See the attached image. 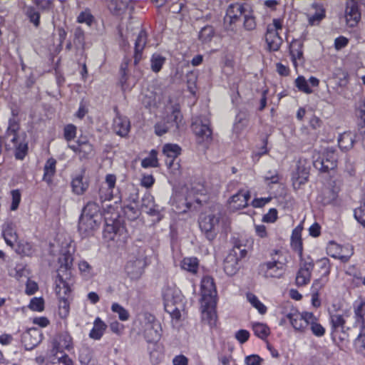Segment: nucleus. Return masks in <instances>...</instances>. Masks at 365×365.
Returning a JSON list of instances; mask_svg holds the SVG:
<instances>
[{"label": "nucleus", "instance_id": "nucleus-1", "mask_svg": "<svg viewBox=\"0 0 365 365\" xmlns=\"http://www.w3.org/2000/svg\"><path fill=\"white\" fill-rule=\"evenodd\" d=\"M101 220L99 205L96 202H88L79 217L78 230L81 236L87 237L92 235L99 227Z\"/></svg>", "mask_w": 365, "mask_h": 365}, {"label": "nucleus", "instance_id": "nucleus-2", "mask_svg": "<svg viewBox=\"0 0 365 365\" xmlns=\"http://www.w3.org/2000/svg\"><path fill=\"white\" fill-rule=\"evenodd\" d=\"M191 128L195 135L197 143L207 147L212 140V130L210 128L208 115L205 113L193 117Z\"/></svg>", "mask_w": 365, "mask_h": 365}, {"label": "nucleus", "instance_id": "nucleus-3", "mask_svg": "<svg viewBox=\"0 0 365 365\" xmlns=\"http://www.w3.org/2000/svg\"><path fill=\"white\" fill-rule=\"evenodd\" d=\"M182 115L178 104L172 106L170 114H168L163 120L155 125V133L157 135L161 136L166 133L177 132L182 124Z\"/></svg>", "mask_w": 365, "mask_h": 365}, {"label": "nucleus", "instance_id": "nucleus-4", "mask_svg": "<svg viewBox=\"0 0 365 365\" xmlns=\"http://www.w3.org/2000/svg\"><path fill=\"white\" fill-rule=\"evenodd\" d=\"M163 296L165 312L170 314L173 319H179L181 316L182 301L181 292L175 287H168L163 290Z\"/></svg>", "mask_w": 365, "mask_h": 365}, {"label": "nucleus", "instance_id": "nucleus-5", "mask_svg": "<svg viewBox=\"0 0 365 365\" xmlns=\"http://www.w3.org/2000/svg\"><path fill=\"white\" fill-rule=\"evenodd\" d=\"M247 254L246 245L235 240L232 249L224 260V270L226 274L230 276L235 274L239 269L240 260L245 257Z\"/></svg>", "mask_w": 365, "mask_h": 365}, {"label": "nucleus", "instance_id": "nucleus-6", "mask_svg": "<svg viewBox=\"0 0 365 365\" xmlns=\"http://www.w3.org/2000/svg\"><path fill=\"white\" fill-rule=\"evenodd\" d=\"M338 156L336 150L334 147H327L324 149L318 157H314L313 165L321 172H328L334 169L337 165Z\"/></svg>", "mask_w": 365, "mask_h": 365}, {"label": "nucleus", "instance_id": "nucleus-7", "mask_svg": "<svg viewBox=\"0 0 365 365\" xmlns=\"http://www.w3.org/2000/svg\"><path fill=\"white\" fill-rule=\"evenodd\" d=\"M142 324L144 336L148 342H156L160 339L162 331L161 325L154 315L150 313H145L143 314Z\"/></svg>", "mask_w": 365, "mask_h": 365}, {"label": "nucleus", "instance_id": "nucleus-8", "mask_svg": "<svg viewBox=\"0 0 365 365\" xmlns=\"http://www.w3.org/2000/svg\"><path fill=\"white\" fill-rule=\"evenodd\" d=\"M220 219V215L214 214L201 216L200 218V228L207 240L210 242L215 239L219 232Z\"/></svg>", "mask_w": 365, "mask_h": 365}, {"label": "nucleus", "instance_id": "nucleus-9", "mask_svg": "<svg viewBox=\"0 0 365 365\" xmlns=\"http://www.w3.org/2000/svg\"><path fill=\"white\" fill-rule=\"evenodd\" d=\"M282 29V23L279 19H274L272 24L267 25L265 40L269 50L277 51L279 49L283 41L279 36L278 31Z\"/></svg>", "mask_w": 365, "mask_h": 365}, {"label": "nucleus", "instance_id": "nucleus-10", "mask_svg": "<svg viewBox=\"0 0 365 365\" xmlns=\"http://www.w3.org/2000/svg\"><path fill=\"white\" fill-rule=\"evenodd\" d=\"M284 264L279 260L262 263L258 268L259 274L265 278H280L284 274Z\"/></svg>", "mask_w": 365, "mask_h": 365}, {"label": "nucleus", "instance_id": "nucleus-11", "mask_svg": "<svg viewBox=\"0 0 365 365\" xmlns=\"http://www.w3.org/2000/svg\"><path fill=\"white\" fill-rule=\"evenodd\" d=\"M68 148L73 150L80 160L89 159L93 154V145L86 136H81L73 143H68Z\"/></svg>", "mask_w": 365, "mask_h": 365}, {"label": "nucleus", "instance_id": "nucleus-12", "mask_svg": "<svg viewBox=\"0 0 365 365\" xmlns=\"http://www.w3.org/2000/svg\"><path fill=\"white\" fill-rule=\"evenodd\" d=\"M314 264L312 259H301L299 269L296 276V285L302 287L308 284L311 280L312 272L314 269Z\"/></svg>", "mask_w": 365, "mask_h": 365}, {"label": "nucleus", "instance_id": "nucleus-13", "mask_svg": "<svg viewBox=\"0 0 365 365\" xmlns=\"http://www.w3.org/2000/svg\"><path fill=\"white\" fill-rule=\"evenodd\" d=\"M180 152L181 148L177 144L167 143L163 145V153L166 157L165 164L168 168L173 170H178L180 168L177 158Z\"/></svg>", "mask_w": 365, "mask_h": 365}, {"label": "nucleus", "instance_id": "nucleus-14", "mask_svg": "<svg viewBox=\"0 0 365 365\" xmlns=\"http://www.w3.org/2000/svg\"><path fill=\"white\" fill-rule=\"evenodd\" d=\"M202 302H217V290L213 278L204 277L201 281Z\"/></svg>", "mask_w": 365, "mask_h": 365}, {"label": "nucleus", "instance_id": "nucleus-15", "mask_svg": "<svg viewBox=\"0 0 365 365\" xmlns=\"http://www.w3.org/2000/svg\"><path fill=\"white\" fill-rule=\"evenodd\" d=\"M146 265L145 259L142 257H131L125 265V271L132 279H138Z\"/></svg>", "mask_w": 365, "mask_h": 365}, {"label": "nucleus", "instance_id": "nucleus-16", "mask_svg": "<svg viewBox=\"0 0 365 365\" xmlns=\"http://www.w3.org/2000/svg\"><path fill=\"white\" fill-rule=\"evenodd\" d=\"M42 334L37 328H31L21 334V342L27 350H31L41 341Z\"/></svg>", "mask_w": 365, "mask_h": 365}, {"label": "nucleus", "instance_id": "nucleus-17", "mask_svg": "<svg viewBox=\"0 0 365 365\" xmlns=\"http://www.w3.org/2000/svg\"><path fill=\"white\" fill-rule=\"evenodd\" d=\"M53 344V349L61 352V355L63 350L70 351L73 349V338L67 331L58 333L54 337Z\"/></svg>", "mask_w": 365, "mask_h": 365}, {"label": "nucleus", "instance_id": "nucleus-18", "mask_svg": "<svg viewBox=\"0 0 365 365\" xmlns=\"http://www.w3.org/2000/svg\"><path fill=\"white\" fill-rule=\"evenodd\" d=\"M310 313L307 312L300 313L297 309H292L289 313L287 314L286 317L295 330L304 331L308 327L306 314Z\"/></svg>", "mask_w": 365, "mask_h": 365}, {"label": "nucleus", "instance_id": "nucleus-19", "mask_svg": "<svg viewBox=\"0 0 365 365\" xmlns=\"http://www.w3.org/2000/svg\"><path fill=\"white\" fill-rule=\"evenodd\" d=\"M325 9L322 4L316 1L313 2L307 13L309 24L312 26L318 25L325 18Z\"/></svg>", "mask_w": 365, "mask_h": 365}, {"label": "nucleus", "instance_id": "nucleus-20", "mask_svg": "<svg viewBox=\"0 0 365 365\" xmlns=\"http://www.w3.org/2000/svg\"><path fill=\"white\" fill-rule=\"evenodd\" d=\"M2 235L7 245L14 247L19 239L16 223L11 220L6 221L2 226Z\"/></svg>", "mask_w": 365, "mask_h": 365}, {"label": "nucleus", "instance_id": "nucleus-21", "mask_svg": "<svg viewBox=\"0 0 365 365\" xmlns=\"http://www.w3.org/2000/svg\"><path fill=\"white\" fill-rule=\"evenodd\" d=\"M202 303V319L211 328L216 325V304L217 302H201Z\"/></svg>", "mask_w": 365, "mask_h": 365}, {"label": "nucleus", "instance_id": "nucleus-22", "mask_svg": "<svg viewBox=\"0 0 365 365\" xmlns=\"http://www.w3.org/2000/svg\"><path fill=\"white\" fill-rule=\"evenodd\" d=\"M116 182V177L113 174H108L106 176L105 183L107 187L102 186L99 190V198L101 202L110 200L113 198V189Z\"/></svg>", "mask_w": 365, "mask_h": 365}, {"label": "nucleus", "instance_id": "nucleus-23", "mask_svg": "<svg viewBox=\"0 0 365 365\" xmlns=\"http://www.w3.org/2000/svg\"><path fill=\"white\" fill-rule=\"evenodd\" d=\"M345 17L350 27H354L357 24L361 19L358 1H347Z\"/></svg>", "mask_w": 365, "mask_h": 365}, {"label": "nucleus", "instance_id": "nucleus-24", "mask_svg": "<svg viewBox=\"0 0 365 365\" xmlns=\"http://www.w3.org/2000/svg\"><path fill=\"white\" fill-rule=\"evenodd\" d=\"M250 199L249 191L240 190L232 195L229 201L230 208L233 210H238L245 207Z\"/></svg>", "mask_w": 365, "mask_h": 365}, {"label": "nucleus", "instance_id": "nucleus-25", "mask_svg": "<svg viewBox=\"0 0 365 365\" xmlns=\"http://www.w3.org/2000/svg\"><path fill=\"white\" fill-rule=\"evenodd\" d=\"M247 5H242L238 2L230 4L226 11L225 22L229 21L230 24L234 23L238 18L243 16L245 12H247Z\"/></svg>", "mask_w": 365, "mask_h": 365}, {"label": "nucleus", "instance_id": "nucleus-26", "mask_svg": "<svg viewBox=\"0 0 365 365\" xmlns=\"http://www.w3.org/2000/svg\"><path fill=\"white\" fill-rule=\"evenodd\" d=\"M140 209L151 216H158L160 214V207L156 205L154 197L149 192H146L141 200Z\"/></svg>", "mask_w": 365, "mask_h": 365}, {"label": "nucleus", "instance_id": "nucleus-27", "mask_svg": "<svg viewBox=\"0 0 365 365\" xmlns=\"http://www.w3.org/2000/svg\"><path fill=\"white\" fill-rule=\"evenodd\" d=\"M19 125L14 118H10L9 120V126L6 132L5 138L11 144V148H14L21 140V138L18 135Z\"/></svg>", "mask_w": 365, "mask_h": 365}, {"label": "nucleus", "instance_id": "nucleus-28", "mask_svg": "<svg viewBox=\"0 0 365 365\" xmlns=\"http://www.w3.org/2000/svg\"><path fill=\"white\" fill-rule=\"evenodd\" d=\"M130 120L127 117L118 115L114 118L113 128L117 135L121 137L126 136L130 131Z\"/></svg>", "mask_w": 365, "mask_h": 365}, {"label": "nucleus", "instance_id": "nucleus-29", "mask_svg": "<svg viewBox=\"0 0 365 365\" xmlns=\"http://www.w3.org/2000/svg\"><path fill=\"white\" fill-rule=\"evenodd\" d=\"M42 1H34L32 6H25L24 13L26 17L29 19L30 22L34 24L35 27H38L40 24V12H41V3Z\"/></svg>", "mask_w": 365, "mask_h": 365}, {"label": "nucleus", "instance_id": "nucleus-30", "mask_svg": "<svg viewBox=\"0 0 365 365\" xmlns=\"http://www.w3.org/2000/svg\"><path fill=\"white\" fill-rule=\"evenodd\" d=\"M85 170L77 174L71 181V187L73 193L78 195H83L88 187V182L84 178Z\"/></svg>", "mask_w": 365, "mask_h": 365}, {"label": "nucleus", "instance_id": "nucleus-31", "mask_svg": "<svg viewBox=\"0 0 365 365\" xmlns=\"http://www.w3.org/2000/svg\"><path fill=\"white\" fill-rule=\"evenodd\" d=\"M148 35L141 30L135 42L134 64L137 65L142 58V53L147 43Z\"/></svg>", "mask_w": 365, "mask_h": 365}, {"label": "nucleus", "instance_id": "nucleus-32", "mask_svg": "<svg viewBox=\"0 0 365 365\" xmlns=\"http://www.w3.org/2000/svg\"><path fill=\"white\" fill-rule=\"evenodd\" d=\"M309 167L302 164V161L298 162L296 173L293 176V184L295 186L296 184L300 186L304 184L309 178Z\"/></svg>", "mask_w": 365, "mask_h": 365}, {"label": "nucleus", "instance_id": "nucleus-33", "mask_svg": "<svg viewBox=\"0 0 365 365\" xmlns=\"http://www.w3.org/2000/svg\"><path fill=\"white\" fill-rule=\"evenodd\" d=\"M56 163L57 161L53 158H48L43 167V180L47 183L48 185H51L53 182V177L56 172Z\"/></svg>", "mask_w": 365, "mask_h": 365}, {"label": "nucleus", "instance_id": "nucleus-34", "mask_svg": "<svg viewBox=\"0 0 365 365\" xmlns=\"http://www.w3.org/2000/svg\"><path fill=\"white\" fill-rule=\"evenodd\" d=\"M345 317H348L349 314H345L344 315H341L339 314H332L330 315V322L331 324L332 332H336L340 330L344 334H346Z\"/></svg>", "mask_w": 365, "mask_h": 365}, {"label": "nucleus", "instance_id": "nucleus-35", "mask_svg": "<svg viewBox=\"0 0 365 365\" xmlns=\"http://www.w3.org/2000/svg\"><path fill=\"white\" fill-rule=\"evenodd\" d=\"M306 315L307 322H308V326L310 327L312 334L317 337L323 336L325 334V329L318 322L317 317L313 313Z\"/></svg>", "mask_w": 365, "mask_h": 365}, {"label": "nucleus", "instance_id": "nucleus-36", "mask_svg": "<svg viewBox=\"0 0 365 365\" xmlns=\"http://www.w3.org/2000/svg\"><path fill=\"white\" fill-rule=\"evenodd\" d=\"M107 325L101 320V318L97 317L93 322V327L89 333L90 338L99 340L103 336Z\"/></svg>", "mask_w": 365, "mask_h": 365}, {"label": "nucleus", "instance_id": "nucleus-37", "mask_svg": "<svg viewBox=\"0 0 365 365\" xmlns=\"http://www.w3.org/2000/svg\"><path fill=\"white\" fill-rule=\"evenodd\" d=\"M5 148L6 150H14V155L17 160H24L28 153V143L24 140H21L14 148H11V144L5 143Z\"/></svg>", "mask_w": 365, "mask_h": 365}, {"label": "nucleus", "instance_id": "nucleus-38", "mask_svg": "<svg viewBox=\"0 0 365 365\" xmlns=\"http://www.w3.org/2000/svg\"><path fill=\"white\" fill-rule=\"evenodd\" d=\"M355 138H356L351 132L344 133L338 139L339 147L341 150H349L353 147Z\"/></svg>", "mask_w": 365, "mask_h": 365}, {"label": "nucleus", "instance_id": "nucleus-39", "mask_svg": "<svg viewBox=\"0 0 365 365\" xmlns=\"http://www.w3.org/2000/svg\"><path fill=\"white\" fill-rule=\"evenodd\" d=\"M59 262L61 264L59 269H58V277L61 283H64L63 279L61 275V272H68L73 262V257L70 253L64 254L59 258Z\"/></svg>", "mask_w": 365, "mask_h": 365}, {"label": "nucleus", "instance_id": "nucleus-40", "mask_svg": "<svg viewBox=\"0 0 365 365\" xmlns=\"http://www.w3.org/2000/svg\"><path fill=\"white\" fill-rule=\"evenodd\" d=\"M133 1H109L108 7L114 15L120 16L124 14L129 7V3Z\"/></svg>", "mask_w": 365, "mask_h": 365}, {"label": "nucleus", "instance_id": "nucleus-41", "mask_svg": "<svg viewBox=\"0 0 365 365\" xmlns=\"http://www.w3.org/2000/svg\"><path fill=\"white\" fill-rule=\"evenodd\" d=\"M356 324H361L360 329H365V302H359L354 305Z\"/></svg>", "mask_w": 365, "mask_h": 365}, {"label": "nucleus", "instance_id": "nucleus-42", "mask_svg": "<svg viewBox=\"0 0 365 365\" xmlns=\"http://www.w3.org/2000/svg\"><path fill=\"white\" fill-rule=\"evenodd\" d=\"M123 212L129 220H133L140 215V207L138 203H125Z\"/></svg>", "mask_w": 365, "mask_h": 365}, {"label": "nucleus", "instance_id": "nucleus-43", "mask_svg": "<svg viewBox=\"0 0 365 365\" xmlns=\"http://www.w3.org/2000/svg\"><path fill=\"white\" fill-rule=\"evenodd\" d=\"M166 61L165 57L160 53H153L150 58L151 70L155 73H158Z\"/></svg>", "mask_w": 365, "mask_h": 365}, {"label": "nucleus", "instance_id": "nucleus-44", "mask_svg": "<svg viewBox=\"0 0 365 365\" xmlns=\"http://www.w3.org/2000/svg\"><path fill=\"white\" fill-rule=\"evenodd\" d=\"M252 329L255 334L262 339H265L270 334L269 328L263 323H254L252 324Z\"/></svg>", "mask_w": 365, "mask_h": 365}, {"label": "nucleus", "instance_id": "nucleus-45", "mask_svg": "<svg viewBox=\"0 0 365 365\" xmlns=\"http://www.w3.org/2000/svg\"><path fill=\"white\" fill-rule=\"evenodd\" d=\"M215 35V29L212 26H205L199 33V40L202 43H210Z\"/></svg>", "mask_w": 365, "mask_h": 365}, {"label": "nucleus", "instance_id": "nucleus-46", "mask_svg": "<svg viewBox=\"0 0 365 365\" xmlns=\"http://www.w3.org/2000/svg\"><path fill=\"white\" fill-rule=\"evenodd\" d=\"M181 267L191 273H196L198 269V260L196 257H186L182 261Z\"/></svg>", "mask_w": 365, "mask_h": 365}, {"label": "nucleus", "instance_id": "nucleus-47", "mask_svg": "<svg viewBox=\"0 0 365 365\" xmlns=\"http://www.w3.org/2000/svg\"><path fill=\"white\" fill-rule=\"evenodd\" d=\"M158 152L155 150H152L150 152L148 157L144 158L141 162L143 168H157L158 167Z\"/></svg>", "mask_w": 365, "mask_h": 365}, {"label": "nucleus", "instance_id": "nucleus-48", "mask_svg": "<svg viewBox=\"0 0 365 365\" xmlns=\"http://www.w3.org/2000/svg\"><path fill=\"white\" fill-rule=\"evenodd\" d=\"M247 301L257 309L259 314H264L267 312V307L259 300L258 297L252 293L247 294Z\"/></svg>", "mask_w": 365, "mask_h": 365}, {"label": "nucleus", "instance_id": "nucleus-49", "mask_svg": "<svg viewBox=\"0 0 365 365\" xmlns=\"http://www.w3.org/2000/svg\"><path fill=\"white\" fill-rule=\"evenodd\" d=\"M53 360H57V361H52L51 364H48V363L44 364L43 358H36L37 362L41 364V365H72V361L66 354H62L59 357L54 358Z\"/></svg>", "mask_w": 365, "mask_h": 365}, {"label": "nucleus", "instance_id": "nucleus-50", "mask_svg": "<svg viewBox=\"0 0 365 365\" xmlns=\"http://www.w3.org/2000/svg\"><path fill=\"white\" fill-rule=\"evenodd\" d=\"M336 198L335 193L330 189H327L322 192L317 197V200L322 205H326L331 203Z\"/></svg>", "mask_w": 365, "mask_h": 365}, {"label": "nucleus", "instance_id": "nucleus-51", "mask_svg": "<svg viewBox=\"0 0 365 365\" xmlns=\"http://www.w3.org/2000/svg\"><path fill=\"white\" fill-rule=\"evenodd\" d=\"M128 194L125 197V203H138L139 195L138 189L134 185L128 187Z\"/></svg>", "mask_w": 365, "mask_h": 365}, {"label": "nucleus", "instance_id": "nucleus-52", "mask_svg": "<svg viewBox=\"0 0 365 365\" xmlns=\"http://www.w3.org/2000/svg\"><path fill=\"white\" fill-rule=\"evenodd\" d=\"M140 101L145 108L151 107L155 103V94L148 91L142 92L140 96Z\"/></svg>", "mask_w": 365, "mask_h": 365}, {"label": "nucleus", "instance_id": "nucleus-53", "mask_svg": "<svg viewBox=\"0 0 365 365\" xmlns=\"http://www.w3.org/2000/svg\"><path fill=\"white\" fill-rule=\"evenodd\" d=\"M111 310L118 314V318L121 321H127L130 317L129 312L123 307L118 303H113L111 306Z\"/></svg>", "mask_w": 365, "mask_h": 365}, {"label": "nucleus", "instance_id": "nucleus-54", "mask_svg": "<svg viewBox=\"0 0 365 365\" xmlns=\"http://www.w3.org/2000/svg\"><path fill=\"white\" fill-rule=\"evenodd\" d=\"M94 17L91 14L89 9L81 11L77 17V22L80 24H86L91 26L93 22Z\"/></svg>", "mask_w": 365, "mask_h": 365}, {"label": "nucleus", "instance_id": "nucleus-55", "mask_svg": "<svg viewBox=\"0 0 365 365\" xmlns=\"http://www.w3.org/2000/svg\"><path fill=\"white\" fill-rule=\"evenodd\" d=\"M302 43L294 41L290 45V54L294 61L296 59H301L303 56V52L302 50Z\"/></svg>", "mask_w": 365, "mask_h": 365}, {"label": "nucleus", "instance_id": "nucleus-56", "mask_svg": "<svg viewBox=\"0 0 365 365\" xmlns=\"http://www.w3.org/2000/svg\"><path fill=\"white\" fill-rule=\"evenodd\" d=\"M247 124V119L245 113H239L236 115L234 130L236 133L240 132Z\"/></svg>", "mask_w": 365, "mask_h": 365}, {"label": "nucleus", "instance_id": "nucleus-57", "mask_svg": "<svg viewBox=\"0 0 365 365\" xmlns=\"http://www.w3.org/2000/svg\"><path fill=\"white\" fill-rule=\"evenodd\" d=\"M70 305L68 301L63 297L59 299L58 315L62 319H66L69 314Z\"/></svg>", "mask_w": 365, "mask_h": 365}, {"label": "nucleus", "instance_id": "nucleus-58", "mask_svg": "<svg viewBox=\"0 0 365 365\" xmlns=\"http://www.w3.org/2000/svg\"><path fill=\"white\" fill-rule=\"evenodd\" d=\"M295 86L300 91L305 93H311L312 92V90L308 85V81L302 76H299L296 78Z\"/></svg>", "mask_w": 365, "mask_h": 365}, {"label": "nucleus", "instance_id": "nucleus-59", "mask_svg": "<svg viewBox=\"0 0 365 365\" xmlns=\"http://www.w3.org/2000/svg\"><path fill=\"white\" fill-rule=\"evenodd\" d=\"M73 43L78 46H83L85 43V33L80 26L76 27L73 32Z\"/></svg>", "mask_w": 365, "mask_h": 365}, {"label": "nucleus", "instance_id": "nucleus-60", "mask_svg": "<svg viewBox=\"0 0 365 365\" xmlns=\"http://www.w3.org/2000/svg\"><path fill=\"white\" fill-rule=\"evenodd\" d=\"M355 219L365 227V201L354 211Z\"/></svg>", "mask_w": 365, "mask_h": 365}, {"label": "nucleus", "instance_id": "nucleus-61", "mask_svg": "<svg viewBox=\"0 0 365 365\" xmlns=\"http://www.w3.org/2000/svg\"><path fill=\"white\" fill-rule=\"evenodd\" d=\"M11 204L10 209L12 211H15L18 209L19 205L21 200V194L19 190H12L11 191Z\"/></svg>", "mask_w": 365, "mask_h": 365}, {"label": "nucleus", "instance_id": "nucleus-62", "mask_svg": "<svg viewBox=\"0 0 365 365\" xmlns=\"http://www.w3.org/2000/svg\"><path fill=\"white\" fill-rule=\"evenodd\" d=\"M14 272V273L11 274V275L15 277L17 280H20L22 277L29 278L30 274L29 269L21 264L16 265Z\"/></svg>", "mask_w": 365, "mask_h": 365}, {"label": "nucleus", "instance_id": "nucleus-63", "mask_svg": "<svg viewBox=\"0 0 365 365\" xmlns=\"http://www.w3.org/2000/svg\"><path fill=\"white\" fill-rule=\"evenodd\" d=\"M76 126L73 124H68L64 127L63 136L66 141L70 142L76 136Z\"/></svg>", "mask_w": 365, "mask_h": 365}, {"label": "nucleus", "instance_id": "nucleus-64", "mask_svg": "<svg viewBox=\"0 0 365 365\" xmlns=\"http://www.w3.org/2000/svg\"><path fill=\"white\" fill-rule=\"evenodd\" d=\"M354 345L361 351H365V329H360V332L354 341Z\"/></svg>", "mask_w": 365, "mask_h": 365}]
</instances>
